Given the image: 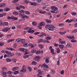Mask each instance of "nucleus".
Segmentation results:
<instances>
[{
	"label": "nucleus",
	"instance_id": "nucleus-1",
	"mask_svg": "<svg viewBox=\"0 0 77 77\" xmlns=\"http://www.w3.org/2000/svg\"><path fill=\"white\" fill-rule=\"evenodd\" d=\"M26 71H27L26 67L25 66H23L22 68V70L20 71V72L21 73L25 72H26Z\"/></svg>",
	"mask_w": 77,
	"mask_h": 77
},
{
	"label": "nucleus",
	"instance_id": "nucleus-2",
	"mask_svg": "<svg viewBox=\"0 0 77 77\" xmlns=\"http://www.w3.org/2000/svg\"><path fill=\"white\" fill-rule=\"evenodd\" d=\"M24 54L25 56H23V58L24 59H26V58L29 57V56L30 55V54H29V52H26L24 53Z\"/></svg>",
	"mask_w": 77,
	"mask_h": 77
},
{
	"label": "nucleus",
	"instance_id": "nucleus-3",
	"mask_svg": "<svg viewBox=\"0 0 77 77\" xmlns=\"http://www.w3.org/2000/svg\"><path fill=\"white\" fill-rule=\"evenodd\" d=\"M11 29L10 28H8V27H6L4 29H3L2 31L4 32H8V30H9Z\"/></svg>",
	"mask_w": 77,
	"mask_h": 77
},
{
	"label": "nucleus",
	"instance_id": "nucleus-4",
	"mask_svg": "<svg viewBox=\"0 0 77 77\" xmlns=\"http://www.w3.org/2000/svg\"><path fill=\"white\" fill-rule=\"evenodd\" d=\"M34 59L35 60L37 61V62H39L40 60V57L39 56H37L35 57Z\"/></svg>",
	"mask_w": 77,
	"mask_h": 77
},
{
	"label": "nucleus",
	"instance_id": "nucleus-5",
	"mask_svg": "<svg viewBox=\"0 0 77 77\" xmlns=\"http://www.w3.org/2000/svg\"><path fill=\"white\" fill-rule=\"evenodd\" d=\"M51 9H52V11H56L57 10V8L54 6H52L51 7Z\"/></svg>",
	"mask_w": 77,
	"mask_h": 77
},
{
	"label": "nucleus",
	"instance_id": "nucleus-6",
	"mask_svg": "<svg viewBox=\"0 0 77 77\" xmlns=\"http://www.w3.org/2000/svg\"><path fill=\"white\" fill-rule=\"evenodd\" d=\"M38 72H39L38 74V76H40L42 75V74H43V72L41 71L40 70H38Z\"/></svg>",
	"mask_w": 77,
	"mask_h": 77
},
{
	"label": "nucleus",
	"instance_id": "nucleus-7",
	"mask_svg": "<svg viewBox=\"0 0 77 77\" xmlns=\"http://www.w3.org/2000/svg\"><path fill=\"white\" fill-rule=\"evenodd\" d=\"M6 4L4 3H2L0 4V8H2V7H5L6 6Z\"/></svg>",
	"mask_w": 77,
	"mask_h": 77
},
{
	"label": "nucleus",
	"instance_id": "nucleus-8",
	"mask_svg": "<svg viewBox=\"0 0 77 77\" xmlns=\"http://www.w3.org/2000/svg\"><path fill=\"white\" fill-rule=\"evenodd\" d=\"M45 62L46 63H48L50 61H49V57H48L46 58L45 60Z\"/></svg>",
	"mask_w": 77,
	"mask_h": 77
},
{
	"label": "nucleus",
	"instance_id": "nucleus-9",
	"mask_svg": "<svg viewBox=\"0 0 77 77\" xmlns=\"http://www.w3.org/2000/svg\"><path fill=\"white\" fill-rule=\"evenodd\" d=\"M6 49L7 50H11V51H14L15 50L14 49L12 48H10V47H7L6 48Z\"/></svg>",
	"mask_w": 77,
	"mask_h": 77
},
{
	"label": "nucleus",
	"instance_id": "nucleus-10",
	"mask_svg": "<svg viewBox=\"0 0 77 77\" xmlns=\"http://www.w3.org/2000/svg\"><path fill=\"white\" fill-rule=\"evenodd\" d=\"M48 29L49 30L53 31V30H54V28H53V26H51L49 27Z\"/></svg>",
	"mask_w": 77,
	"mask_h": 77
},
{
	"label": "nucleus",
	"instance_id": "nucleus-11",
	"mask_svg": "<svg viewBox=\"0 0 77 77\" xmlns=\"http://www.w3.org/2000/svg\"><path fill=\"white\" fill-rule=\"evenodd\" d=\"M19 68V67H14L12 69V71H16V70H17Z\"/></svg>",
	"mask_w": 77,
	"mask_h": 77
},
{
	"label": "nucleus",
	"instance_id": "nucleus-12",
	"mask_svg": "<svg viewBox=\"0 0 77 77\" xmlns=\"http://www.w3.org/2000/svg\"><path fill=\"white\" fill-rule=\"evenodd\" d=\"M38 46L40 49H42V48H44V46L41 44H39Z\"/></svg>",
	"mask_w": 77,
	"mask_h": 77
},
{
	"label": "nucleus",
	"instance_id": "nucleus-13",
	"mask_svg": "<svg viewBox=\"0 0 77 77\" xmlns=\"http://www.w3.org/2000/svg\"><path fill=\"white\" fill-rule=\"evenodd\" d=\"M44 25H45V22H41L39 24V26H44Z\"/></svg>",
	"mask_w": 77,
	"mask_h": 77
},
{
	"label": "nucleus",
	"instance_id": "nucleus-14",
	"mask_svg": "<svg viewBox=\"0 0 77 77\" xmlns=\"http://www.w3.org/2000/svg\"><path fill=\"white\" fill-rule=\"evenodd\" d=\"M19 13L18 12L14 11L13 12V15H15V16H16V15H18Z\"/></svg>",
	"mask_w": 77,
	"mask_h": 77
},
{
	"label": "nucleus",
	"instance_id": "nucleus-15",
	"mask_svg": "<svg viewBox=\"0 0 77 77\" xmlns=\"http://www.w3.org/2000/svg\"><path fill=\"white\" fill-rule=\"evenodd\" d=\"M31 52L32 53H36V49H32L31 51Z\"/></svg>",
	"mask_w": 77,
	"mask_h": 77
},
{
	"label": "nucleus",
	"instance_id": "nucleus-16",
	"mask_svg": "<svg viewBox=\"0 0 77 77\" xmlns=\"http://www.w3.org/2000/svg\"><path fill=\"white\" fill-rule=\"evenodd\" d=\"M32 25L33 26H37V23L36 22L33 21L32 23Z\"/></svg>",
	"mask_w": 77,
	"mask_h": 77
},
{
	"label": "nucleus",
	"instance_id": "nucleus-17",
	"mask_svg": "<svg viewBox=\"0 0 77 77\" xmlns=\"http://www.w3.org/2000/svg\"><path fill=\"white\" fill-rule=\"evenodd\" d=\"M34 32H35V31L33 30H29L27 32H28V33H33Z\"/></svg>",
	"mask_w": 77,
	"mask_h": 77
},
{
	"label": "nucleus",
	"instance_id": "nucleus-18",
	"mask_svg": "<svg viewBox=\"0 0 77 77\" xmlns=\"http://www.w3.org/2000/svg\"><path fill=\"white\" fill-rule=\"evenodd\" d=\"M46 21L47 23H51V20L47 19L46 20Z\"/></svg>",
	"mask_w": 77,
	"mask_h": 77
},
{
	"label": "nucleus",
	"instance_id": "nucleus-19",
	"mask_svg": "<svg viewBox=\"0 0 77 77\" xmlns=\"http://www.w3.org/2000/svg\"><path fill=\"white\" fill-rule=\"evenodd\" d=\"M3 26H8V23L7 22H5L4 23L2 24Z\"/></svg>",
	"mask_w": 77,
	"mask_h": 77
},
{
	"label": "nucleus",
	"instance_id": "nucleus-20",
	"mask_svg": "<svg viewBox=\"0 0 77 77\" xmlns=\"http://www.w3.org/2000/svg\"><path fill=\"white\" fill-rule=\"evenodd\" d=\"M60 48H61V49H63V48L64 47V46H63V45H59Z\"/></svg>",
	"mask_w": 77,
	"mask_h": 77
},
{
	"label": "nucleus",
	"instance_id": "nucleus-21",
	"mask_svg": "<svg viewBox=\"0 0 77 77\" xmlns=\"http://www.w3.org/2000/svg\"><path fill=\"white\" fill-rule=\"evenodd\" d=\"M19 51H23V52L24 51V48H20L19 49Z\"/></svg>",
	"mask_w": 77,
	"mask_h": 77
},
{
	"label": "nucleus",
	"instance_id": "nucleus-22",
	"mask_svg": "<svg viewBox=\"0 0 77 77\" xmlns=\"http://www.w3.org/2000/svg\"><path fill=\"white\" fill-rule=\"evenodd\" d=\"M14 41V39H10L8 41V43H9L10 42H13Z\"/></svg>",
	"mask_w": 77,
	"mask_h": 77
},
{
	"label": "nucleus",
	"instance_id": "nucleus-23",
	"mask_svg": "<svg viewBox=\"0 0 77 77\" xmlns=\"http://www.w3.org/2000/svg\"><path fill=\"white\" fill-rule=\"evenodd\" d=\"M19 12H20V13H22V14H24V12H25V11H23V10H19Z\"/></svg>",
	"mask_w": 77,
	"mask_h": 77
},
{
	"label": "nucleus",
	"instance_id": "nucleus-24",
	"mask_svg": "<svg viewBox=\"0 0 77 77\" xmlns=\"http://www.w3.org/2000/svg\"><path fill=\"white\" fill-rule=\"evenodd\" d=\"M2 71H6L8 69V68L6 67H4L2 69Z\"/></svg>",
	"mask_w": 77,
	"mask_h": 77
},
{
	"label": "nucleus",
	"instance_id": "nucleus-25",
	"mask_svg": "<svg viewBox=\"0 0 77 77\" xmlns=\"http://www.w3.org/2000/svg\"><path fill=\"white\" fill-rule=\"evenodd\" d=\"M37 64V63H36V61H33L32 63V65H36Z\"/></svg>",
	"mask_w": 77,
	"mask_h": 77
},
{
	"label": "nucleus",
	"instance_id": "nucleus-26",
	"mask_svg": "<svg viewBox=\"0 0 77 77\" xmlns=\"http://www.w3.org/2000/svg\"><path fill=\"white\" fill-rule=\"evenodd\" d=\"M67 46L68 47H72L71 44L70 43H68L67 44Z\"/></svg>",
	"mask_w": 77,
	"mask_h": 77
},
{
	"label": "nucleus",
	"instance_id": "nucleus-27",
	"mask_svg": "<svg viewBox=\"0 0 77 77\" xmlns=\"http://www.w3.org/2000/svg\"><path fill=\"white\" fill-rule=\"evenodd\" d=\"M6 60L8 62H11V59H9V58H7Z\"/></svg>",
	"mask_w": 77,
	"mask_h": 77
},
{
	"label": "nucleus",
	"instance_id": "nucleus-28",
	"mask_svg": "<svg viewBox=\"0 0 77 77\" xmlns=\"http://www.w3.org/2000/svg\"><path fill=\"white\" fill-rule=\"evenodd\" d=\"M2 75L3 77H6V72H4L2 74Z\"/></svg>",
	"mask_w": 77,
	"mask_h": 77
},
{
	"label": "nucleus",
	"instance_id": "nucleus-29",
	"mask_svg": "<svg viewBox=\"0 0 77 77\" xmlns=\"http://www.w3.org/2000/svg\"><path fill=\"white\" fill-rule=\"evenodd\" d=\"M43 66L45 68H48V66L45 63L43 64Z\"/></svg>",
	"mask_w": 77,
	"mask_h": 77
},
{
	"label": "nucleus",
	"instance_id": "nucleus-30",
	"mask_svg": "<svg viewBox=\"0 0 77 77\" xmlns=\"http://www.w3.org/2000/svg\"><path fill=\"white\" fill-rule=\"evenodd\" d=\"M24 2L26 4H27L29 3V0H25L24 1Z\"/></svg>",
	"mask_w": 77,
	"mask_h": 77
},
{
	"label": "nucleus",
	"instance_id": "nucleus-31",
	"mask_svg": "<svg viewBox=\"0 0 77 77\" xmlns=\"http://www.w3.org/2000/svg\"><path fill=\"white\" fill-rule=\"evenodd\" d=\"M15 9L17 10H18L19 11H20V10H21V9H20V6H19V7H16Z\"/></svg>",
	"mask_w": 77,
	"mask_h": 77
},
{
	"label": "nucleus",
	"instance_id": "nucleus-32",
	"mask_svg": "<svg viewBox=\"0 0 77 77\" xmlns=\"http://www.w3.org/2000/svg\"><path fill=\"white\" fill-rule=\"evenodd\" d=\"M60 48H57V53H59V52H60Z\"/></svg>",
	"mask_w": 77,
	"mask_h": 77
},
{
	"label": "nucleus",
	"instance_id": "nucleus-33",
	"mask_svg": "<svg viewBox=\"0 0 77 77\" xmlns=\"http://www.w3.org/2000/svg\"><path fill=\"white\" fill-rule=\"evenodd\" d=\"M19 15L20 17H21L22 16H24V13L22 14L21 13H20V14H19Z\"/></svg>",
	"mask_w": 77,
	"mask_h": 77
},
{
	"label": "nucleus",
	"instance_id": "nucleus-34",
	"mask_svg": "<svg viewBox=\"0 0 77 77\" xmlns=\"http://www.w3.org/2000/svg\"><path fill=\"white\" fill-rule=\"evenodd\" d=\"M12 60L15 63H16V62H17V60L16 59V58H13L12 59Z\"/></svg>",
	"mask_w": 77,
	"mask_h": 77
},
{
	"label": "nucleus",
	"instance_id": "nucleus-35",
	"mask_svg": "<svg viewBox=\"0 0 77 77\" xmlns=\"http://www.w3.org/2000/svg\"><path fill=\"white\" fill-rule=\"evenodd\" d=\"M25 41H26L24 39H23L22 40V43L23 44H24L25 42Z\"/></svg>",
	"mask_w": 77,
	"mask_h": 77
},
{
	"label": "nucleus",
	"instance_id": "nucleus-36",
	"mask_svg": "<svg viewBox=\"0 0 77 77\" xmlns=\"http://www.w3.org/2000/svg\"><path fill=\"white\" fill-rule=\"evenodd\" d=\"M25 13L27 15H29L30 14V12L29 11H26V12L25 11Z\"/></svg>",
	"mask_w": 77,
	"mask_h": 77
},
{
	"label": "nucleus",
	"instance_id": "nucleus-37",
	"mask_svg": "<svg viewBox=\"0 0 77 77\" xmlns=\"http://www.w3.org/2000/svg\"><path fill=\"white\" fill-rule=\"evenodd\" d=\"M28 69H29V71H30V72H31V71H32V68L29 67V66H28Z\"/></svg>",
	"mask_w": 77,
	"mask_h": 77
},
{
	"label": "nucleus",
	"instance_id": "nucleus-38",
	"mask_svg": "<svg viewBox=\"0 0 77 77\" xmlns=\"http://www.w3.org/2000/svg\"><path fill=\"white\" fill-rule=\"evenodd\" d=\"M60 43L62 44H65V41H61L59 42Z\"/></svg>",
	"mask_w": 77,
	"mask_h": 77
},
{
	"label": "nucleus",
	"instance_id": "nucleus-39",
	"mask_svg": "<svg viewBox=\"0 0 77 77\" xmlns=\"http://www.w3.org/2000/svg\"><path fill=\"white\" fill-rule=\"evenodd\" d=\"M19 72H18V71H15V72H14V74L15 75H16V74H18Z\"/></svg>",
	"mask_w": 77,
	"mask_h": 77
},
{
	"label": "nucleus",
	"instance_id": "nucleus-40",
	"mask_svg": "<svg viewBox=\"0 0 77 77\" xmlns=\"http://www.w3.org/2000/svg\"><path fill=\"white\" fill-rule=\"evenodd\" d=\"M18 1H19V0H14L13 1V3H16V2H18Z\"/></svg>",
	"mask_w": 77,
	"mask_h": 77
},
{
	"label": "nucleus",
	"instance_id": "nucleus-41",
	"mask_svg": "<svg viewBox=\"0 0 77 77\" xmlns=\"http://www.w3.org/2000/svg\"><path fill=\"white\" fill-rule=\"evenodd\" d=\"M37 11H38L40 14H42V10H39L38 9L37 10Z\"/></svg>",
	"mask_w": 77,
	"mask_h": 77
},
{
	"label": "nucleus",
	"instance_id": "nucleus-42",
	"mask_svg": "<svg viewBox=\"0 0 77 77\" xmlns=\"http://www.w3.org/2000/svg\"><path fill=\"white\" fill-rule=\"evenodd\" d=\"M77 32V29H75L72 32V33H76Z\"/></svg>",
	"mask_w": 77,
	"mask_h": 77
},
{
	"label": "nucleus",
	"instance_id": "nucleus-43",
	"mask_svg": "<svg viewBox=\"0 0 77 77\" xmlns=\"http://www.w3.org/2000/svg\"><path fill=\"white\" fill-rule=\"evenodd\" d=\"M20 8H22V9H25V7L23 5H20Z\"/></svg>",
	"mask_w": 77,
	"mask_h": 77
},
{
	"label": "nucleus",
	"instance_id": "nucleus-44",
	"mask_svg": "<svg viewBox=\"0 0 77 77\" xmlns=\"http://www.w3.org/2000/svg\"><path fill=\"white\" fill-rule=\"evenodd\" d=\"M71 14L72 15H74V16H75L76 15V13L73 12V13H72Z\"/></svg>",
	"mask_w": 77,
	"mask_h": 77
},
{
	"label": "nucleus",
	"instance_id": "nucleus-45",
	"mask_svg": "<svg viewBox=\"0 0 77 77\" xmlns=\"http://www.w3.org/2000/svg\"><path fill=\"white\" fill-rule=\"evenodd\" d=\"M49 27H50V25L48 24L47 25L45 26V28H46V29H48V28Z\"/></svg>",
	"mask_w": 77,
	"mask_h": 77
},
{
	"label": "nucleus",
	"instance_id": "nucleus-46",
	"mask_svg": "<svg viewBox=\"0 0 77 77\" xmlns=\"http://www.w3.org/2000/svg\"><path fill=\"white\" fill-rule=\"evenodd\" d=\"M20 40H21V38H17L16 39V41L17 42H19V41H20Z\"/></svg>",
	"mask_w": 77,
	"mask_h": 77
},
{
	"label": "nucleus",
	"instance_id": "nucleus-47",
	"mask_svg": "<svg viewBox=\"0 0 77 77\" xmlns=\"http://www.w3.org/2000/svg\"><path fill=\"white\" fill-rule=\"evenodd\" d=\"M39 33H40V32H35L34 33V35H37V34H39Z\"/></svg>",
	"mask_w": 77,
	"mask_h": 77
},
{
	"label": "nucleus",
	"instance_id": "nucleus-48",
	"mask_svg": "<svg viewBox=\"0 0 77 77\" xmlns=\"http://www.w3.org/2000/svg\"><path fill=\"white\" fill-rule=\"evenodd\" d=\"M10 8H7L5 9V11H10Z\"/></svg>",
	"mask_w": 77,
	"mask_h": 77
},
{
	"label": "nucleus",
	"instance_id": "nucleus-49",
	"mask_svg": "<svg viewBox=\"0 0 77 77\" xmlns=\"http://www.w3.org/2000/svg\"><path fill=\"white\" fill-rule=\"evenodd\" d=\"M47 40H50V39H51V38L50 37H47L46 38Z\"/></svg>",
	"mask_w": 77,
	"mask_h": 77
},
{
	"label": "nucleus",
	"instance_id": "nucleus-50",
	"mask_svg": "<svg viewBox=\"0 0 77 77\" xmlns=\"http://www.w3.org/2000/svg\"><path fill=\"white\" fill-rule=\"evenodd\" d=\"M4 45V43L2 42H0V46H2Z\"/></svg>",
	"mask_w": 77,
	"mask_h": 77
},
{
	"label": "nucleus",
	"instance_id": "nucleus-51",
	"mask_svg": "<svg viewBox=\"0 0 77 77\" xmlns=\"http://www.w3.org/2000/svg\"><path fill=\"white\" fill-rule=\"evenodd\" d=\"M59 25L61 27V26H63L64 25V24H63V23H59Z\"/></svg>",
	"mask_w": 77,
	"mask_h": 77
},
{
	"label": "nucleus",
	"instance_id": "nucleus-52",
	"mask_svg": "<svg viewBox=\"0 0 77 77\" xmlns=\"http://www.w3.org/2000/svg\"><path fill=\"white\" fill-rule=\"evenodd\" d=\"M12 72L11 71H8V72H7V74H11Z\"/></svg>",
	"mask_w": 77,
	"mask_h": 77
},
{
	"label": "nucleus",
	"instance_id": "nucleus-53",
	"mask_svg": "<svg viewBox=\"0 0 77 77\" xmlns=\"http://www.w3.org/2000/svg\"><path fill=\"white\" fill-rule=\"evenodd\" d=\"M40 53V51H38L36 52V54L38 55V54H39Z\"/></svg>",
	"mask_w": 77,
	"mask_h": 77
},
{
	"label": "nucleus",
	"instance_id": "nucleus-54",
	"mask_svg": "<svg viewBox=\"0 0 77 77\" xmlns=\"http://www.w3.org/2000/svg\"><path fill=\"white\" fill-rule=\"evenodd\" d=\"M37 3L36 2H34V6H37Z\"/></svg>",
	"mask_w": 77,
	"mask_h": 77
},
{
	"label": "nucleus",
	"instance_id": "nucleus-55",
	"mask_svg": "<svg viewBox=\"0 0 77 77\" xmlns=\"http://www.w3.org/2000/svg\"><path fill=\"white\" fill-rule=\"evenodd\" d=\"M12 36V34H9L7 36V38H10L11 36Z\"/></svg>",
	"mask_w": 77,
	"mask_h": 77
},
{
	"label": "nucleus",
	"instance_id": "nucleus-56",
	"mask_svg": "<svg viewBox=\"0 0 77 77\" xmlns=\"http://www.w3.org/2000/svg\"><path fill=\"white\" fill-rule=\"evenodd\" d=\"M13 47L14 48H16V47H17V44H15L13 45Z\"/></svg>",
	"mask_w": 77,
	"mask_h": 77
},
{
	"label": "nucleus",
	"instance_id": "nucleus-57",
	"mask_svg": "<svg viewBox=\"0 0 77 77\" xmlns=\"http://www.w3.org/2000/svg\"><path fill=\"white\" fill-rule=\"evenodd\" d=\"M5 52L6 51L5 50H3L1 51V52L2 53H5Z\"/></svg>",
	"mask_w": 77,
	"mask_h": 77
},
{
	"label": "nucleus",
	"instance_id": "nucleus-58",
	"mask_svg": "<svg viewBox=\"0 0 77 77\" xmlns=\"http://www.w3.org/2000/svg\"><path fill=\"white\" fill-rule=\"evenodd\" d=\"M60 65V62L59 60H58L57 62V66H59Z\"/></svg>",
	"mask_w": 77,
	"mask_h": 77
},
{
	"label": "nucleus",
	"instance_id": "nucleus-59",
	"mask_svg": "<svg viewBox=\"0 0 77 77\" xmlns=\"http://www.w3.org/2000/svg\"><path fill=\"white\" fill-rule=\"evenodd\" d=\"M68 6V5H65L63 7V9H65V8H66V7H67V6Z\"/></svg>",
	"mask_w": 77,
	"mask_h": 77
},
{
	"label": "nucleus",
	"instance_id": "nucleus-60",
	"mask_svg": "<svg viewBox=\"0 0 77 77\" xmlns=\"http://www.w3.org/2000/svg\"><path fill=\"white\" fill-rule=\"evenodd\" d=\"M64 73V71L62 70V71L60 72L61 74L63 75V73Z\"/></svg>",
	"mask_w": 77,
	"mask_h": 77
},
{
	"label": "nucleus",
	"instance_id": "nucleus-61",
	"mask_svg": "<svg viewBox=\"0 0 77 77\" xmlns=\"http://www.w3.org/2000/svg\"><path fill=\"white\" fill-rule=\"evenodd\" d=\"M26 51H27V49H24V50L23 51V53L26 52Z\"/></svg>",
	"mask_w": 77,
	"mask_h": 77
},
{
	"label": "nucleus",
	"instance_id": "nucleus-62",
	"mask_svg": "<svg viewBox=\"0 0 77 77\" xmlns=\"http://www.w3.org/2000/svg\"><path fill=\"white\" fill-rule=\"evenodd\" d=\"M16 29L15 26H13L11 27L12 29Z\"/></svg>",
	"mask_w": 77,
	"mask_h": 77
},
{
	"label": "nucleus",
	"instance_id": "nucleus-63",
	"mask_svg": "<svg viewBox=\"0 0 77 77\" xmlns=\"http://www.w3.org/2000/svg\"><path fill=\"white\" fill-rule=\"evenodd\" d=\"M51 53H53V52H54V50L53 49H51Z\"/></svg>",
	"mask_w": 77,
	"mask_h": 77
},
{
	"label": "nucleus",
	"instance_id": "nucleus-64",
	"mask_svg": "<svg viewBox=\"0 0 77 77\" xmlns=\"http://www.w3.org/2000/svg\"><path fill=\"white\" fill-rule=\"evenodd\" d=\"M74 39V36L70 37V39H72V40L73 39Z\"/></svg>",
	"mask_w": 77,
	"mask_h": 77
}]
</instances>
